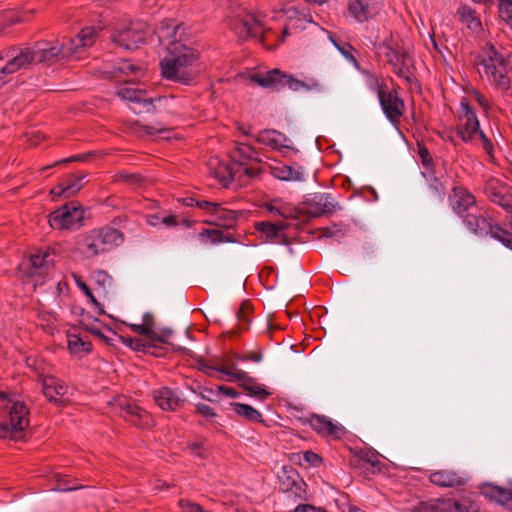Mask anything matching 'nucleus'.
<instances>
[{"label": "nucleus", "instance_id": "f257e3e1", "mask_svg": "<svg viewBox=\"0 0 512 512\" xmlns=\"http://www.w3.org/2000/svg\"><path fill=\"white\" fill-rule=\"evenodd\" d=\"M98 32L94 27H85L73 38L62 41H38L33 47L34 63L52 65L61 60L79 57L87 48L94 45Z\"/></svg>", "mask_w": 512, "mask_h": 512}, {"label": "nucleus", "instance_id": "f03ea898", "mask_svg": "<svg viewBox=\"0 0 512 512\" xmlns=\"http://www.w3.org/2000/svg\"><path fill=\"white\" fill-rule=\"evenodd\" d=\"M168 51L169 56L160 61L163 78L183 85L191 84L197 76L191 66L198 60V52L176 42L171 43Z\"/></svg>", "mask_w": 512, "mask_h": 512}, {"label": "nucleus", "instance_id": "7ed1b4c3", "mask_svg": "<svg viewBox=\"0 0 512 512\" xmlns=\"http://www.w3.org/2000/svg\"><path fill=\"white\" fill-rule=\"evenodd\" d=\"M125 241L123 232L112 226L92 229L81 235V253L94 258L121 246Z\"/></svg>", "mask_w": 512, "mask_h": 512}, {"label": "nucleus", "instance_id": "20e7f679", "mask_svg": "<svg viewBox=\"0 0 512 512\" xmlns=\"http://www.w3.org/2000/svg\"><path fill=\"white\" fill-rule=\"evenodd\" d=\"M0 410L8 412V420L0 422V437L14 441L21 440L29 424V410L23 402L13 401L8 394L0 391Z\"/></svg>", "mask_w": 512, "mask_h": 512}, {"label": "nucleus", "instance_id": "39448f33", "mask_svg": "<svg viewBox=\"0 0 512 512\" xmlns=\"http://www.w3.org/2000/svg\"><path fill=\"white\" fill-rule=\"evenodd\" d=\"M208 376H212L213 372L218 371L227 376L229 382H239V386L247 392L248 395L257 397L260 400L267 399L271 392L262 386L256 385V379L251 377L247 372L239 370L237 364L234 362L228 365L213 367L210 365H203L201 368Z\"/></svg>", "mask_w": 512, "mask_h": 512}, {"label": "nucleus", "instance_id": "423d86ee", "mask_svg": "<svg viewBox=\"0 0 512 512\" xmlns=\"http://www.w3.org/2000/svg\"><path fill=\"white\" fill-rule=\"evenodd\" d=\"M250 81L258 84L263 88L273 89L280 91L285 87L292 91L299 90H319L320 84L317 81L305 83L302 80L294 78L292 75L285 74L279 69L270 70L264 74H253Z\"/></svg>", "mask_w": 512, "mask_h": 512}, {"label": "nucleus", "instance_id": "0eeeda50", "mask_svg": "<svg viewBox=\"0 0 512 512\" xmlns=\"http://www.w3.org/2000/svg\"><path fill=\"white\" fill-rule=\"evenodd\" d=\"M111 409L125 421L139 428H149L153 425L150 414L138 406L134 400L119 396L110 402Z\"/></svg>", "mask_w": 512, "mask_h": 512}, {"label": "nucleus", "instance_id": "6e6552de", "mask_svg": "<svg viewBox=\"0 0 512 512\" xmlns=\"http://www.w3.org/2000/svg\"><path fill=\"white\" fill-rule=\"evenodd\" d=\"M84 212L81 205L76 201L68 202L48 216L51 228L58 230L77 229L83 225Z\"/></svg>", "mask_w": 512, "mask_h": 512}, {"label": "nucleus", "instance_id": "1a4fd4ad", "mask_svg": "<svg viewBox=\"0 0 512 512\" xmlns=\"http://www.w3.org/2000/svg\"><path fill=\"white\" fill-rule=\"evenodd\" d=\"M374 46L383 51L386 62L393 67L394 72L401 78H404L408 83L415 80L414 74L409 69V62L411 60L409 53L399 45L392 46L391 44L383 41L382 43H374Z\"/></svg>", "mask_w": 512, "mask_h": 512}, {"label": "nucleus", "instance_id": "9d476101", "mask_svg": "<svg viewBox=\"0 0 512 512\" xmlns=\"http://www.w3.org/2000/svg\"><path fill=\"white\" fill-rule=\"evenodd\" d=\"M56 250L51 247L38 249L21 263V269L28 277H45L55 265Z\"/></svg>", "mask_w": 512, "mask_h": 512}, {"label": "nucleus", "instance_id": "9b49d317", "mask_svg": "<svg viewBox=\"0 0 512 512\" xmlns=\"http://www.w3.org/2000/svg\"><path fill=\"white\" fill-rule=\"evenodd\" d=\"M146 24L132 21L123 28H118L111 35L112 42L125 50H135L145 42Z\"/></svg>", "mask_w": 512, "mask_h": 512}, {"label": "nucleus", "instance_id": "f8f14e48", "mask_svg": "<svg viewBox=\"0 0 512 512\" xmlns=\"http://www.w3.org/2000/svg\"><path fill=\"white\" fill-rule=\"evenodd\" d=\"M229 26L241 40L257 37L263 30L261 21L245 9H239L235 15L230 17Z\"/></svg>", "mask_w": 512, "mask_h": 512}, {"label": "nucleus", "instance_id": "ddd939ff", "mask_svg": "<svg viewBox=\"0 0 512 512\" xmlns=\"http://www.w3.org/2000/svg\"><path fill=\"white\" fill-rule=\"evenodd\" d=\"M378 98L382 110L388 120L396 125L403 115L405 104L399 97L396 90H387L386 85H380L378 88Z\"/></svg>", "mask_w": 512, "mask_h": 512}, {"label": "nucleus", "instance_id": "4468645a", "mask_svg": "<svg viewBox=\"0 0 512 512\" xmlns=\"http://www.w3.org/2000/svg\"><path fill=\"white\" fill-rule=\"evenodd\" d=\"M280 490L291 493L296 499H304L306 496L305 482L300 478L298 472L291 466H284L278 474Z\"/></svg>", "mask_w": 512, "mask_h": 512}, {"label": "nucleus", "instance_id": "2eb2a0df", "mask_svg": "<svg viewBox=\"0 0 512 512\" xmlns=\"http://www.w3.org/2000/svg\"><path fill=\"white\" fill-rule=\"evenodd\" d=\"M462 220L467 229L473 234L479 237H486L490 235L493 238V233L496 230V224H492L478 206L475 210L464 214Z\"/></svg>", "mask_w": 512, "mask_h": 512}, {"label": "nucleus", "instance_id": "dca6fc26", "mask_svg": "<svg viewBox=\"0 0 512 512\" xmlns=\"http://www.w3.org/2000/svg\"><path fill=\"white\" fill-rule=\"evenodd\" d=\"M382 5L383 0H349L347 10L356 21L364 23L377 16Z\"/></svg>", "mask_w": 512, "mask_h": 512}, {"label": "nucleus", "instance_id": "f3484780", "mask_svg": "<svg viewBox=\"0 0 512 512\" xmlns=\"http://www.w3.org/2000/svg\"><path fill=\"white\" fill-rule=\"evenodd\" d=\"M460 107L463 112L465 123L458 126L457 133L464 142L472 141L476 139V136L480 131L478 118L466 98H462Z\"/></svg>", "mask_w": 512, "mask_h": 512}, {"label": "nucleus", "instance_id": "a211bd4d", "mask_svg": "<svg viewBox=\"0 0 512 512\" xmlns=\"http://www.w3.org/2000/svg\"><path fill=\"white\" fill-rule=\"evenodd\" d=\"M7 55L10 60L1 68V73H14L20 69H26L34 63L32 47H11Z\"/></svg>", "mask_w": 512, "mask_h": 512}, {"label": "nucleus", "instance_id": "6ab92c4d", "mask_svg": "<svg viewBox=\"0 0 512 512\" xmlns=\"http://www.w3.org/2000/svg\"><path fill=\"white\" fill-rule=\"evenodd\" d=\"M117 95L131 102L141 103L143 105V111L146 113H154L160 111L161 104L167 102L165 97L159 98H145V92L143 90L132 89L128 87H122L118 89Z\"/></svg>", "mask_w": 512, "mask_h": 512}, {"label": "nucleus", "instance_id": "aec40b11", "mask_svg": "<svg viewBox=\"0 0 512 512\" xmlns=\"http://www.w3.org/2000/svg\"><path fill=\"white\" fill-rule=\"evenodd\" d=\"M209 174L227 188L239 172L234 163H224L218 157H211L207 162Z\"/></svg>", "mask_w": 512, "mask_h": 512}, {"label": "nucleus", "instance_id": "412c9836", "mask_svg": "<svg viewBox=\"0 0 512 512\" xmlns=\"http://www.w3.org/2000/svg\"><path fill=\"white\" fill-rule=\"evenodd\" d=\"M112 78L117 81L134 82L144 75V68L127 59H121L108 71Z\"/></svg>", "mask_w": 512, "mask_h": 512}, {"label": "nucleus", "instance_id": "4be33fe9", "mask_svg": "<svg viewBox=\"0 0 512 512\" xmlns=\"http://www.w3.org/2000/svg\"><path fill=\"white\" fill-rule=\"evenodd\" d=\"M42 391L49 402L62 406L66 401L68 387L58 378L46 376L42 381Z\"/></svg>", "mask_w": 512, "mask_h": 512}, {"label": "nucleus", "instance_id": "5701e85b", "mask_svg": "<svg viewBox=\"0 0 512 512\" xmlns=\"http://www.w3.org/2000/svg\"><path fill=\"white\" fill-rule=\"evenodd\" d=\"M304 207L307 214L314 218L332 214L336 211V204L333 203L328 194H315L304 202Z\"/></svg>", "mask_w": 512, "mask_h": 512}, {"label": "nucleus", "instance_id": "b1692460", "mask_svg": "<svg viewBox=\"0 0 512 512\" xmlns=\"http://www.w3.org/2000/svg\"><path fill=\"white\" fill-rule=\"evenodd\" d=\"M452 210L461 218L477 207L475 196L467 189L455 187L451 197Z\"/></svg>", "mask_w": 512, "mask_h": 512}, {"label": "nucleus", "instance_id": "393cba45", "mask_svg": "<svg viewBox=\"0 0 512 512\" xmlns=\"http://www.w3.org/2000/svg\"><path fill=\"white\" fill-rule=\"evenodd\" d=\"M287 227L288 224L282 221L277 223L263 221L255 224L256 230L262 232L267 240L282 245H289L290 243L288 237L283 232Z\"/></svg>", "mask_w": 512, "mask_h": 512}, {"label": "nucleus", "instance_id": "a878e982", "mask_svg": "<svg viewBox=\"0 0 512 512\" xmlns=\"http://www.w3.org/2000/svg\"><path fill=\"white\" fill-rule=\"evenodd\" d=\"M155 403L162 409L167 411H175L184 405L185 400L180 398L176 393L168 388L162 387L153 392Z\"/></svg>", "mask_w": 512, "mask_h": 512}, {"label": "nucleus", "instance_id": "bb28decb", "mask_svg": "<svg viewBox=\"0 0 512 512\" xmlns=\"http://www.w3.org/2000/svg\"><path fill=\"white\" fill-rule=\"evenodd\" d=\"M476 64L483 67L484 75L499 89L508 90L510 88V78L505 72L497 69L496 64L488 60H477Z\"/></svg>", "mask_w": 512, "mask_h": 512}, {"label": "nucleus", "instance_id": "cd10ccee", "mask_svg": "<svg viewBox=\"0 0 512 512\" xmlns=\"http://www.w3.org/2000/svg\"><path fill=\"white\" fill-rule=\"evenodd\" d=\"M431 483L440 487H457L466 483V479L454 470H438L430 474Z\"/></svg>", "mask_w": 512, "mask_h": 512}, {"label": "nucleus", "instance_id": "c85d7f7f", "mask_svg": "<svg viewBox=\"0 0 512 512\" xmlns=\"http://www.w3.org/2000/svg\"><path fill=\"white\" fill-rule=\"evenodd\" d=\"M436 512H479L478 506L470 500L438 499L435 501Z\"/></svg>", "mask_w": 512, "mask_h": 512}, {"label": "nucleus", "instance_id": "c756f323", "mask_svg": "<svg viewBox=\"0 0 512 512\" xmlns=\"http://www.w3.org/2000/svg\"><path fill=\"white\" fill-rule=\"evenodd\" d=\"M481 493L490 500L512 509V489L487 483L481 486Z\"/></svg>", "mask_w": 512, "mask_h": 512}, {"label": "nucleus", "instance_id": "7c9ffc66", "mask_svg": "<svg viewBox=\"0 0 512 512\" xmlns=\"http://www.w3.org/2000/svg\"><path fill=\"white\" fill-rule=\"evenodd\" d=\"M233 163L240 171V168L244 166L248 161L259 162L258 153L254 148L247 144H237L234 155L232 156Z\"/></svg>", "mask_w": 512, "mask_h": 512}, {"label": "nucleus", "instance_id": "2f4dec72", "mask_svg": "<svg viewBox=\"0 0 512 512\" xmlns=\"http://www.w3.org/2000/svg\"><path fill=\"white\" fill-rule=\"evenodd\" d=\"M212 216L215 217V221H205V223L224 228H232L235 226L237 221V213L223 208L219 203Z\"/></svg>", "mask_w": 512, "mask_h": 512}, {"label": "nucleus", "instance_id": "473e14b6", "mask_svg": "<svg viewBox=\"0 0 512 512\" xmlns=\"http://www.w3.org/2000/svg\"><path fill=\"white\" fill-rule=\"evenodd\" d=\"M256 140L259 143L271 146L274 149L290 148L288 145L282 144V141L287 140L286 136L276 130H262L257 135Z\"/></svg>", "mask_w": 512, "mask_h": 512}, {"label": "nucleus", "instance_id": "72a5a7b5", "mask_svg": "<svg viewBox=\"0 0 512 512\" xmlns=\"http://www.w3.org/2000/svg\"><path fill=\"white\" fill-rule=\"evenodd\" d=\"M485 193L491 202L501 206L506 212L512 211L511 195L503 194L498 190V187L492 183L486 186Z\"/></svg>", "mask_w": 512, "mask_h": 512}, {"label": "nucleus", "instance_id": "f704fd0d", "mask_svg": "<svg viewBox=\"0 0 512 512\" xmlns=\"http://www.w3.org/2000/svg\"><path fill=\"white\" fill-rule=\"evenodd\" d=\"M273 175L283 181H301L303 179L302 168L295 169L286 164L273 167Z\"/></svg>", "mask_w": 512, "mask_h": 512}, {"label": "nucleus", "instance_id": "c9c22d12", "mask_svg": "<svg viewBox=\"0 0 512 512\" xmlns=\"http://www.w3.org/2000/svg\"><path fill=\"white\" fill-rule=\"evenodd\" d=\"M310 425L316 432L322 435H333L337 429L332 421L323 415H312Z\"/></svg>", "mask_w": 512, "mask_h": 512}, {"label": "nucleus", "instance_id": "e433bc0d", "mask_svg": "<svg viewBox=\"0 0 512 512\" xmlns=\"http://www.w3.org/2000/svg\"><path fill=\"white\" fill-rule=\"evenodd\" d=\"M231 406L236 414L253 423L263 422L262 414L248 404L233 402Z\"/></svg>", "mask_w": 512, "mask_h": 512}, {"label": "nucleus", "instance_id": "4c0bfd02", "mask_svg": "<svg viewBox=\"0 0 512 512\" xmlns=\"http://www.w3.org/2000/svg\"><path fill=\"white\" fill-rule=\"evenodd\" d=\"M173 330L171 328L165 327L160 329L159 332H156L153 330V335L150 337L151 342H159L167 345H172L173 350L175 352H180L185 355H190L191 351L185 347L182 346H174L172 343L169 342V338L173 335Z\"/></svg>", "mask_w": 512, "mask_h": 512}, {"label": "nucleus", "instance_id": "58836bf2", "mask_svg": "<svg viewBox=\"0 0 512 512\" xmlns=\"http://www.w3.org/2000/svg\"><path fill=\"white\" fill-rule=\"evenodd\" d=\"M457 14L459 15L460 21L464 23L467 28L471 30H478L481 27V22L476 17L475 11L471 7L461 5L457 10Z\"/></svg>", "mask_w": 512, "mask_h": 512}, {"label": "nucleus", "instance_id": "ea45409f", "mask_svg": "<svg viewBox=\"0 0 512 512\" xmlns=\"http://www.w3.org/2000/svg\"><path fill=\"white\" fill-rule=\"evenodd\" d=\"M68 349L71 353L78 354L81 352L89 353L92 350V343L85 341L81 336L76 334H68Z\"/></svg>", "mask_w": 512, "mask_h": 512}, {"label": "nucleus", "instance_id": "a19ab883", "mask_svg": "<svg viewBox=\"0 0 512 512\" xmlns=\"http://www.w3.org/2000/svg\"><path fill=\"white\" fill-rule=\"evenodd\" d=\"M510 213L509 218V230L503 229L498 224H496V230L493 233V238L500 241L504 246L512 249V211Z\"/></svg>", "mask_w": 512, "mask_h": 512}, {"label": "nucleus", "instance_id": "79ce46f5", "mask_svg": "<svg viewBox=\"0 0 512 512\" xmlns=\"http://www.w3.org/2000/svg\"><path fill=\"white\" fill-rule=\"evenodd\" d=\"M480 60H488L489 62L497 63L501 67H506L511 64L512 55L508 54L507 56H502L494 47V45H488L487 56L482 57Z\"/></svg>", "mask_w": 512, "mask_h": 512}, {"label": "nucleus", "instance_id": "37998d69", "mask_svg": "<svg viewBox=\"0 0 512 512\" xmlns=\"http://www.w3.org/2000/svg\"><path fill=\"white\" fill-rule=\"evenodd\" d=\"M199 236L200 237L206 236L214 244L235 241L232 235L225 234L222 230H218V229H204L199 234Z\"/></svg>", "mask_w": 512, "mask_h": 512}, {"label": "nucleus", "instance_id": "c03bdc74", "mask_svg": "<svg viewBox=\"0 0 512 512\" xmlns=\"http://www.w3.org/2000/svg\"><path fill=\"white\" fill-rule=\"evenodd\" d=\"M86 177L85 173L81 174H70L64 181V185L66 187V191L68 192V196L75 195L81 188V181Z\"/></svg>", "mask_w": 512, "mask_h": 512}, {"label": "nucleus", "instance_id": "a18cd8bd", "mask_svg": "<svg viewBox=\"0 0 512 512\" xmlns=\"http://www.w3.org/2000/svg\"><path fill=\"white\" fill-rule=\"evenodd\" d=\"M119 339L127 347L138 352H146L150 347H153L152 345L146 343L144 340L140 338H134L130 336H119Z\"/></svg>", "mask_w": 512, "mask_h": 512}, {"label": "nucleus", "instance_id": "49530a36", "mask_svg": "<svg viewBox=\"0 0 512 512\" xmlns=\"http://www.w3.org/2000/svg\"><path fill=\"white\" fill-rule=\"evenodd\" d=\"M73 279L77 285V287L89 298L90 302L99 308V314H103L104 310L97 299L94 297L92 291L89 286L82 280L81 276L78 274H72Z\"/></svg>", "mask_w": 512, "mask_h": 512}, {"label": "nucleus", "instance_id": "de8ad7c7", "mask_svg": "<svg viewBox=\"0 0 512 512\" xmlns=\"http://www.w3.org/2000/svg\"><path fill=\"white\" fill-rule=\"evenodd\" d=\"M498 13L500 19L512 28V0H498Z\"/></svg>", "mask_w": 512, "mask_h": 512}, {"label": "nucleus", "instance_id": "09e8293b", "mask_svg": "<svg viewBox=\"0 0 512 512\" xmlns=\"http://www.w3.org/2000/svg\"><path fill=\"white\" fill-rule=\"evenodd\" d=\"M205 441H206L205 439H199L198 441L188 444L187 449L190 451L191 454L204 459L207 457Z\"/></svg>", "mask_w": 512, "mask_h": 512}, {"label": "nucleus", "instance_id": "8fccbe9b", "mask_svg": "<svg viewBox=\"0 0 512 512\" xmlns=\"http://www.w3.org/2000/svg\"><path fill=\"white\" fill-rule=\"evenodd\" d=\"M418 154L422 165L428 170L431 169L433 166V158L424 144H418Z\"/></svg>", "mask_w": 512, "mask_h": 512}, {"label": "nucleus", "instance_id": "3c124183", "mask_svg": "<svg viewBox=\"0 0 512 512\" xmlns=\"http://www.w3.org/2000/svg\"><path fill=\"white\" fill-rule=\"evenodd\" d=\"M95 283L103 290L112 282L111 276L104 270H97L94 272Z\"/></svg>", "mask_w": 512, "mask_h": 512}, {"label": "nucleus", "instance_id": "603ef678", "mask_svg": "<svg viewBox=\"0 0 512 512\" xmlns=\"http://www.w3.org/2000/svg\"><path fill=\"white\" fill-rule=\"evenodd\" d=\"M141 130L148 135H163L162 138H169V136H166V134H169L172 131L170 128L155 127L152 125H143L141 126Z\"/></svg>", "mask_w": 512, "mask_h": 512}, {"label": "nucleus", "instance_id": "864d4df0", "mask_svg": "<svg viewBox=\"0 0 512 512\" xmlns=\"http://www.w3.org/2000/svg\"><path fill=\"white\" fill-rule=\"evenodd\" d=\"M429 188L438 199H442L445 195V187L436 177L430 180Z\"/></svg>", "mask_w": 512, "mask_h": 512}, {"label": "nucleus", "instance_id": "5fc2aeb1", "mask_svg": "<svg viewBox=\"0 0 512 512\" xmlns=\"http://www.w3.org/2000/svg\"><path fill=\"white\" fill-rule=\"evenodd\" d=\"M92 155H93V152H89V153H85V154H80V155H75V156H71L68 158H64L62 160L56 161L53 165H51V167L57 166L62 163H69V162H76V161H87ZM48 168H50V166H47L44 169H48Z\"/></svg>", "mask_w": 512, "mask_h": 512}, {"label": "nucleus", "instance_id": "6e6d98bb", "mask_svg": "<svg viewBox=\"0 0 512 512\" xmlns=\"http://www.w3.org/2000/svg\"><path fill=\"white\" fill-rule=\"evenodd\" d=\"M117 180L126 182L128 184L137 185L142 181V177L139 174L121 172L117 175Z\"/></svg>", "mask_w": 512, "mask_h": 512}, {"label": "nucleus", "instance_id": "4d7b16f0", "mask_svg": "<svg viewBox=\"0 0 512 512\" xmlns=\"http://www.w3.org/2000/svg\"><path fill=\"white\" fill-rule=\"evenodd\" d=\"M130 329L137 334L145 336L148 340H150L151 335H153V330L148 329L147 326L142 324H129Z\"/></svg>", "mask_w": 512, "mask_h": 512}, {"label": "nucleus", "instance_id": "13d9d810", "mask_svg": "<svg viewBox=\"0 0 512 512\" xmlns=\"http://www.w3.org/2000/svg\"><path fill=\"white\" fill-rule=\"evenodd\" d=\"M196 412L205 418H215L217 416L216 412L210 406L203 403L196 404Z\"/></svg>", "mask_w": 512, "mask_h": 512}, {"label": "nucleus", "instance_id": "bf43d9fd", "mask_svg": "<svg viewBox=\"0 0 512 512\" xmlns=\"http://www.w3.org/2000/svg\"><path fill=\"white\" fill-rule=\"evenodd\" d=\"M195 206L213 215L215 209L218 207V203L206 200H198L195 201Z\"/></svg>", "mask_w": 512, "mask_h": 512}, {"label": "nucleus", "instance_id": "052dcab7", "mask_svg": "<svg viewBox=\"0 0 512 512\" xmlns=\"http://www.w3.org/2000/svg\"><path fill=\"white\" fill-rule=\"evenodd\" d=\"M263 359L262 349H257L255 351L244 352V357L242 361H252V362H260Z\"/></svg>", "mask_w": 512, "mask_h": 512}, {"label": "nucleus", "instance_id": "680f3d73", "mask_svg": "<svg viewBox=\"0 0 512 512\" xmlns=\"http://www.w3.org/2000/svg\"><path fill=\"white\" fill-rule=\"evenodd\" d=\"M304 460L312 466H319L322 462V458L313 451H306L303 455Z\"/></svg>", "mask_w": 512, "mask_h": 512}, {"label": "nucleus", "instance_id": "e2e57ef3", "mask_svg": "<svg viewBox=\"0 0 512 512\" xmlns=\"http://www.w3.org/2000/svg\"><path fill=\"white\" fill-rule=\"evenodd\" d=\"M412 512H436L435 501L420 502L412 509Z\"/></svg>", "mask_w": 512, "mask_h": 512}, {"label": "nucleus", "instance_id": "0e129e2a", "mask_svg": "<svg viewBox=\"0 0 512 512\" xmlns=\"http://www.w3.org/2000/svg\"><path fill=\"white\" fill-rule=\"evenodd\" d=\"M251 309V305L247 301H244L237 311V318L239 320L248 322V314L250 313Z\"/></svg>", "mask_w": 512, "mask_h": 512}, {"label": "nucleus", "instance_id": "69168bd1", "mask_svg": "<svg viewBox=\"0 0 512 512\" xmlns=\"http://www.w3.org/2000/svg\"><path fill=\"white\" fill-rule=\"evenodd\" d=\"M476 137H479L481 140L484 150L488 154H491L493 151V144L491 140L484 134V132L480 130Z\"/></svg>", "mask_w": 512, "mask_h": 512}, {"label": "nucleus", "instance_id": "338daca9", "mask_svg": "<svg viewBox=\"0 0 512 512\" xmlns=\"http://www.w3.org/2000/svg\"><path fill=\"white\" fill-rule=\"evenodd\" d=\"M84 329L91 334L99 337L101 340H103L105 343L110 344V338L105 336L100 329L96 328L95 326H89V325H83Z\"/></svg>", "mask_w": 512, "mask_h": 512}, {"label": "nucleus", "instance_id": "774afa93", "mask_svg": "<svg viewBox=\"0 0 512 512\" xmlns=\"http://www.w3.org/2000/svg\"><path fill=\"white\" fill-rule=\"evenodd\" d=\"M217 390L219 393H222L223 395L231 397V398H236L239 396V392L229 386L220 385L217 387Z\"/></svg>", "mask_w": 512, "mask_h": 512}]
</instances>
